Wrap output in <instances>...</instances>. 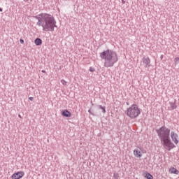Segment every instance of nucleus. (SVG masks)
Masks as SVG:
<instances>
[{"instance_id": "obj_1", "label": "nucleus", "mask_w": 179, "mask_h": 179, "mask_svg": "<svg viewBox=\"0 0 179 179\" xmlns=\"http://www.w3.org/2000/svg\"><path fill=\"white\" fill-rule=\"evenodd\" d=\"M34 19H36L37 26L41 27L43 31H54L57 27V21L54 15L47 13H42L35 15Z\"/></svg>"}, {"instance_id": "obj_2", "label": "nucleus", "mask_w": 179, "mask_h": 179, "mask_svg": "<svg viewBox=\"0 0 179 179\" xmlns=\"http://www.w3.org/2000/svg\"><path fill=\"white\" fill-rule=\"evenodd\" d=\"M155 131L164 149L170 151L171 149H174V148H176V145H174V143L171 142V139L170 138V129L169 128L166 126H162Z\"/></svg>"}, {"instance_id": "obj_3", "label": "nucleus", "mask_w": 179, "mask_h": 179, "mask_svg": "<svg viewBox=\"0 0 179 179\" xmlns=\"http://www.w3.org/2000/svg\"><path fill=\"white\" fill-rule=\"evenodd\" d=\"M100 58L103 61L105 68H113L115 64L118 62L117 52L108 49L100 53Z\"/></svg>"}, {"instance_id": "obj_4", "label": "nucleus", "mask_w": 179, "mask_h": 179, "mask_svg": "<svg viewBox=\"0 0 179 179\" xmlns=\"http://www.w3.org/2000/svg\"><path fill=\"white\" fill-rule=\"evenodd\" d=\"M125 114L131 120H134V118H138L141 115V109H139L138 105L133 104L127 109Z\"/></svg>"}, {"instance_id": "obj_5", "label": "nucleus", "mask_w": 179, "mask_h": 179, "mask_svg": "<svg viewBox=\"0 0 179 179\" xmlns=\"http://www.w3.org/2000/svg\"><path fill=\"white\" fill-rule=\"evenodd\" d=\"M171 138L172 139V141L175 143V145H178V134H177V133L171 131Z\"/></svg>"}, {"instance_id": "obj_6", "label": "nucleus", "mask_w": 179, "mask_h": 179, "mask_svg": "<svg viewBox=\"0 0 179 179\" xmlns=\"http://www.w3.org/2000/svg\"><path fill=\"white\" fill-rule=\"evenodd\" d=\"M24 176V172L23 171H20L17 172L15 173H13L11 176L12 179H20Z\"/></svg>"}, {"instance_id": "obj_7", "label": "nucleus", "mask_w": 179, "mask_h": 179, "mask_svg": "<svg viewBox=\"0 0 179 179\" xmlns=\"http://www.w3.org/2000/svg\"><path fill=\"white\" fill-rule=\"evenodd\" d=\"M143 62L145 69H149V68H150V59L149 57H143Z\"/></svg>"}, {"instance_id": "obj_8", "label": "nucleus", "mask_w": 179, "mask_h": 179, "mask_svg": "<svg viewBox=\"0 0 179 179\" xmlns=\"http://www.w3.org/2000/svg\"><path fill=\"white\" fill-rule=\"evenodd\" d=\"M62 115H63V117L69 118V117L71 115V113L68 110H64L62 112Z\"/></svg>"}, {"instance_id": "obj_9", "label": "nucleus", "mask_w": 179, "mask_h": 179, "mask_svg": "<svg viewBox=\"0 0 179 179\" xmlns=\"http://www.w3.org/2000/svg\"><path fill=\"white\" fill-rule=\"evenodd\" d=\"M169 173H171V174H179V171L174 167H171L169 169Z\"/></svg>"}, {"instance_id": "obj_10", "label": "nucleus", "mask_w": 179, "mask_h": 179, "mask_svg": "<svg viewBox=\"0 0 179 179\" xmlns=\"http://www.w3.org/2000/svg\"><path fill=\"white\" fill-rule=\"evenodd\" d=\"M134 155L136 157H142V153L141 152V151H139V150H134Z\"/></svg>"}, {"instance_id": "obj_11", "label": "nucleus", "mask_w": 179, "mask_h": 179, "mask_svg": "<svg viewBox=\"0 0 179 179\" xmlns=\"http://www.w3.org/2000/svg\"><path fill=\"white\" fill-rule=\"evenodd\" d=\"M34 43L36 45H41V44H43V41L41 38H37L35 39Z\"/></svg>"}, {"instance_id": "obj_12", "label": "nucleus", "mask_w": 179, "mask_h": 179, "mask_svg": "<svg viewBox=\"0 0 179 179\" xmlns=\"http://www.w3.org/2000/svg\"><path fill=\"white\" fill-rule=\"evenodd\" d=\"M169 104L171 106V110H176V108H177V105H176L174 103L170 102Z\"/></svg>"}, {"instance_id": "obj_13", "label": "nucleus", "mask_w": 179, "mask_h": 179, "mask_svg": "<svg viewBox=\"0 0 179 179\" xmlns=\"http://www.w3.org/2000/svg\"><path fill=\"white\" fill-rule=\"evenodd\" d=\"M145 177L147 179H153V176H152V174H150V173H148V172L145 173Z\"/></svg>"}, {"instance_id": "obj_14", "label": "nucleus", "mask_w": 179, "mask_h": 179, "mask_svg": "<svg viewBox=\"0 0 179 179\" xmlns=\"http://www.w3.org/2000/svg\"><path fill=\"white\" fill-rule=\"evenodd\" d=\"M99 107L101 110H102V112L103 113V114H106V107H104L101 105H99Z\"/></svg>"}, {"instance_id": "obj_15", "label": "nucleus", "mask_w": 179, "mask_h": 179, "mask_svg": "<svg viewBox=\"0 0 179 179\" xmlns=\"http://www.w3.org/2000/svg\"><path fill=\"white\" fill-rule=\"evenodd\" d=\"M175 65H178L179 64V57H176L174 59Z\"/></svg>"}, {"instance_id": "obj_16", "label": "nucleus", "mask_w": 179, "mask_h": 179, "mask_svg": "<svg viewBox=\"0 0 179 179\" xmlns=\"http://www.w3.org/2000/svg\"><path fill=\"white\" fill-rule=\"evenodd\" d=\"M113 177L115 179H118L120 178V176L118 175V173H115L113 174Z\"/></svg>"}, {"instance_id": "obj_17", "label": "nucleus", "mask_w": 179, "mask_h": 179, "mask_svg": "<svg viewBox=\"0 0 179 179\" xmlns=\"http://www.w3.org/2000/svg\"><path fill=\"white\" fill-rule=\"evenodd\" d=\"M61 83H62L64 85V86H66V81H65V80H61Z\"/></svg>"}, {"instance_id": "obj_18", "label": "nucleus", "mask_w": 179, "mask_h": 179, "mask_svg": "<svg viewBox=\"0 0 179 179\" xmlns=\"http://www.w3.org/2000/svg\"><path fill=\"white\" fill-rule=\"evenodd\" d=\"M94 71H96V69H94V68H93V67L90 68V72H94Z\"/></svg>"}, {"instance_id": "obj_19", "label": "nucleus", "mask_w": 179, "mask_h": 179, "mask_svg": "<svg viewBox=\"0 0 179 179\" xmlns=\"http://www.w3.org/2000/svg\"><path fill=\"white\" fill-rule=\"evenodd\" d=\"M20 42L21 44H23L24 43V41L23 39H20Z\"/></svg>"}, {"instance_id": "obj_20", "label": "nucleus", "mask_w": 179, "mask_h": 179, "mask_svg": "<svg viewBox=\"0 0 179 179\" xmlns=\"http://www.w3.org/2000/svg\"><path fill=\"white\" fill-rule=\"evenodd\" d=\"M29 100H30L31 101H33V100H34V97H29Z\"/></svg>"}, {"instance_id": "obj_21", "label": "nucleus", "mask_w": 179, "mask_h": 179, "mask_svg": "<svg viewBox=\"0 0 179 179\" xmlns=\"http://www.w3.org/2000/svg\"><path fill=\"white\" fill-rule=\"evenodd\" d=\"M88 113H90V114H92V110H90V109L88 110Z\"/></svg>"}, {"instance_id": "obj_22", "label": "nucleus", "mask_w": 179, "mask_h": 179, "mask_svg": "<svg viewBox=\"0 0 179 179\" xmlns=\"http://www.w3.org/2000/svg\"><path fill=\"white\" fill-rule=\"evenodd\" d=\"M127 106H129V102L126 103Z\"/></svg>"}, {"instance_id": "obj_23", "label": "nucleus", "mask_w": 179, "mask_h": 179, "mask_svg": "<svg viewBox=\"0 0 179 179\" xmlns=\"http://www.w3.org/2000/svg\"><path fill=\"white\" fill-rule=\"evenodd\" d=\"M2 11H3L2 8H0V12H2Z\"/></svg>"}, {"instance_id": "obj_24", "label": "nucleus", "mask_w": 179, "mask_h": 179, "mask_svg": "<svg viewBox=\"0 0 179 179\" xmlns=\"http://www.w3.org/2000/svg\"><path fill=\"white\" fill-rule=\"evenodd\" d=\"M19 118H22V115H18Z\"/></svg>"}, {"instance_id": "obj_25", "label": "nucleus", "mask_w": 179, "mask_h": 179, "mask_svg": "<svg viewBox=\"0 0 179 179\" xmlns=\"http://www.w3.org/2000/svg\"><path fill=\"white\" fill-rule=\"evenodd\" d=\"M29 0H24V2H28Z\"/></svg>"}, {"instance_id": "obj_26", "label": "nucleus", "mask_w": 179, "mask_h": 179, "mask_svg": "<svg viewBox=\"0 0 179 179\" xmlns=\"http://www.w3.org/2000/svg\"><path fill=\"white\" fill-rule=\"evenodd\" d=\"M122 3H125V1L124 0H122Z\"/></svg>"}, {"instance_id": "obj_27", "label": "nucleus", "mask_w": 179, "mask_h": 179, "mask_svg": "<svg viewBox=\"0 0 179 179\" xmlns=\"http://www.w3.org/2000/svg\"><path fill=\"white\" fill-rule=\"evenodd\" d=\"M42 72H43V73H44V72H45V71H44V70H42Z\"/></svg>"}, {"instance_id": "obj_28", "label": "nucleus", "mask_w": 179, "mask_h": 179, "mask_svg": "<svg viewBox=\"0 0 179 179\" xmlns=\"http://www.w3.org/2000/svg\"><path fill=\"white\" fill-rule=\"evenodd\" d=\"M163 58V56H161V59H162Z\"/></svg>"}]
</instances>
